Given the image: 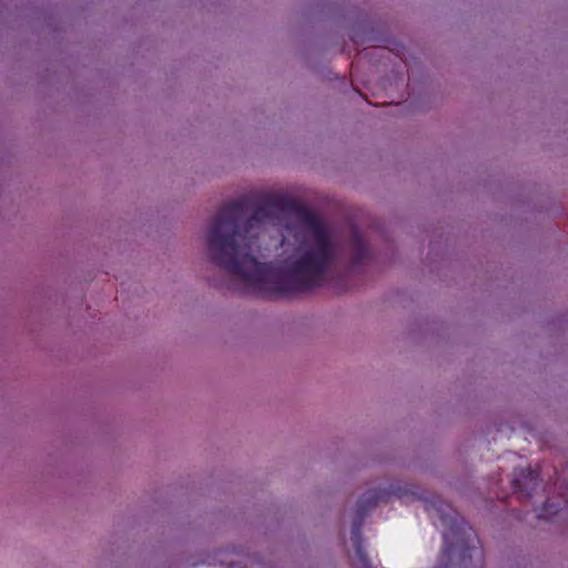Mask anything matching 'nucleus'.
I'll return each instance as SVG.
<instances>
[{
  "label": "nucleus",
  "mask_w": 568,
  "mask_h": 568,
  "mask_svg": "<svg viewBox=\"0 0 568 568\" xmlns=\"http://www.w3.org/2000/svg\"><path fill=\"white\" fill-rule=\"evenodd\" d=\"M296 209V201L282 193L263 196L252 212L245 199L222 205L204 232L209 262L261 295L278 297L342 280L375 261L377 247L369 233L353 225L348 235L336 242L315 212L301 209L303 239L297 258L282 267L258 262L252 253V241L262 226L280 223Z\"/></svg>",
  "instance_id": "f257e3e1"
},
{
  "label": "nucleus",
  "mask_w": 568,
  "mask_h": 568,
  "mask_svg": "<svg viewBox=\"0 0 568 568\" xmlns=\"http://www.w3.org/2000/svg\"><path fill=\"white\" fill-rule=\"evenodd\" d=\"M399 494L400 487L390 484L388 488H369L358 498L351 531V540L354 547L351 562L354 568H374L363 546L362 527L364 520L379 503H386L392 495ZM447 508L448 511L442 508L437 509L446 530L443 532L444 548L440 560L435 568H475V558L481 555L476 547V531L454 509L448 506Z\"/></svg>",
  "instance_id": "f03ea898"
},
{
  "label": "nucleus",
  "mask_w": 568,
  "mask_h": 568,
  "mask_svg": "<svg viewBox=\"0 0 568 568\" xmlns=\"http://www.w3.org/2000/svg\"><path fill=\"white\" fill-rule=\"evenodd\" d=\"M540 484L539 473L531 467L515 468L511 474V491L521 501H527Z\"/></svg>",
  "instance_id": "7ed1b4c3"
},
{
  "label": "nucleus",
  "mask_w": 568,
  "mask_h": 568,
  "mask_svg": "<svg viewBox=\"0 0 568 568\" xmlns=\"http://www.w3.org/2000/svg\"><path fill=\"white\" fill-rule=\"evenodd\" d=\"M352 40H353L354 43H356V44L358 43V41L356 39V36H352Z\"/></svg>",
  "instance_id": "20e7f679"
}]
</instances>
